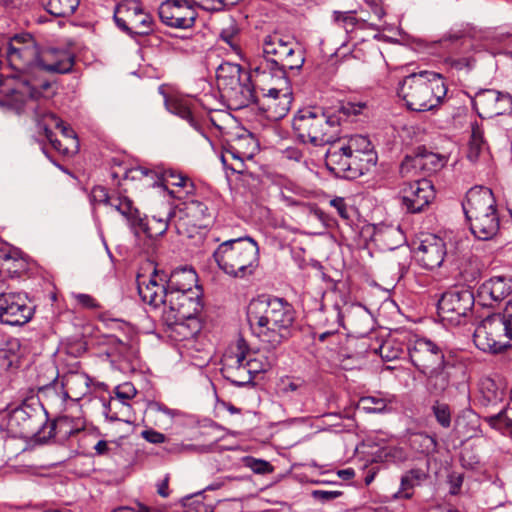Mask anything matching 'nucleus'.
<instances>
[{"instance_id":"obj_1","label":"nucleus","mask_w":512,"mask_h":512,"mask_svg":"<svg viewBox=\"0 0 512 512\" xmlns=\"http://www.w3.org/2000/svg\"><path fill=\"white\" fill-rule=\"evenodd\" d=\"M251 331L268 351L278 349L297 332V313L286 299L260 296L247 309Z\"/></svg>"},{"instance_id":"obj_2","label":"nucleus","mask_w":512,"mask_h":512,"mask_svg":"<svg viewBox=\"0 0 512 512\" xmlns=\"http://www.w3.org/2000/svg\"><path fill=\"white\" fill-rule=\"evenodd\" d=\"M0 56H5L9 66L16 72L12 78L19 79L15 87L2 89L3 93H19L23 97L38 99L50 88L48 80L37 77L39 45L32 35L16 34L5 39L0 46Z\"/></svg>"},{"instance_id":"obj_3","label":"nucleus","mask_w":512,"mask_h":512,"mask_svg":"<svg viewBox=\"0 0 512 512\" xmlns=\"http://www.w3.org/2000/svg\"><path fill=\"white\" fill-rule=\"evenodd\" d=\"M366 107L362 102L343 103L338 111L328 112L320 107H304L297 111L292 120L296 138L303 144L324 146L338 140L341 133V116L358 115Z\"/></svg>"},{"instance_id":"obj_4","label":"nucleus","mask_w":512,"mask_h":512,"mask_svg":"<svg viewBox=\"0 0 512 512\" xmlns=\"http://www.w3.org/2000/svg\"><path fill=\"white\" fill-rule=\"evenodd\" d=\"M447 90L441 74L423 70L405 76L398 84L397 95L405 102L407 109L426 112L442 104Z\"/></svg>"},{"instance_id":"obj_5","label":"nucleus","mask_w":512,"mask_h":512,"mask_svg":"<svg viewBox=\"0 0 512 512\" xmlns=\"http://www.w3.org/2000/svg\"><path fill=\"white\" fill-rule=\"evenodd\" d=\"M264 62L255 69L263 80L268 76L275 82L287 83V72L302 68L305 57L303 50L292 39H285L278 33L265 36L263 40Z\"/></svg>"},{"instance_id":"obj_6","label":"nucleus","mask_w":512,"mask_h":512,"mask_svg":"<svg viewBox=\"0 0 512 512\" xmlns=\"http://www.w3.org/2000/svg\"><path fill=\"white\" fill-rule=\"evenodd\" d=\"M472 234L479 240L493 239L500 229L496 200L490 188L475 186L468 190L462 203Z\"/></svg>"},{"instance_id":"obj_7","label":"nucleus","mask_w":512,"mask_h":512,"mask_svg":"<svg viewBox=\"0 0 512 512\" xmlns=\"http://www.w3.org/2000/svg\"><path fill=\"white\" fill-rule=\"evenodd\" d=\"M213 258L225 274L244 279L252 276L259 265V246L249 236L229 239L218 245Z\"/></svg>"},{"instance_id":"obj_8","label":"nucleus","mask_w":512,"mask_h":512,"mask_svg":"<svg viewBox=\"0 0 512 512\" xmlns=\"http://www.w3.org/2000/svg\"><path fill=\"white\" fill-rule=\"evenodd\" d=\"M57 422L49 421L48 413L38 400L24 401L9 413L8 427L21 438H34L46 443L55 436Z\"/></svg>"},{"instance_id":"obj_9","label":"nucleus","mask_w":512,"mask_h":512,"mask_svg":"<svg viewBox=\"0 0 512 512\" xmlns=\"http://www.w3.org/2000/svg\"><path fill=\"white\" fill-rule=\"evenodd\" d=\"M506 319L503 313H494L477 325L473 342L479 350L497 353L509 346L512 334Z\"/></svg>"},{"instance_id":"obj_10","label":"nucleus","mask_w":512,"mask_h":512,"mask_svg":"<svg viewBox=\"0 0 512 512\" xmlns=\"http://www.w3.org/2000/svg\"><path fill=\"white\" fill-rule=\"evenodd\" d=\"M113 18L117 27L131 37L147 36L154 31L152 15L138 0H124L117 4Z\"/></svg>"},{"instance_id":"obj_11","label":"nucleus","mask_w":512,"mask_h":512,"mask_svg":"<svg viewBox=\"0 0 512 512\" xmlns=\"http://www.w3.org/2000/svg\"><path fill=\"white\" fill-rule=\"evenodd\" d=\"M328 145L325 165L336 177L352 180L369 171L370 160L356 159V156L349 153L339 139Z\"/></svg>"},{"instance_id":"obj_12","label":"nucleus","mask_w":512,"mask_h":512,"mask_svg":"<svg viewBox=\"0 0 512 512\" xmlns=\"http://www.w3.org/2000/svg\"><path fill=\"white\" fill-rule=\"evenodd\" d=\"M258 151V143L253 134L244 130L233 135L223 145L221 162L232 173L243 174L245 161L254 157Z\"/></svg>"},{"instance_id":"obj_13","label":"nucleus","mask_w":512,"mask_h":512,"mask_svg":"<svg viewBox=\"0 0 512 512\" xmlns=\"http://www.w3.org/2000/svg\"><path fill=\"white\" fill-rule=\"evenodd\" d=\"M406 349L410 362L419 374L433 369L452 358L446 355L445 349L442 346L426 337H409Z\"/></svg>"},{"instance_id":"obj_14","label":"nucleus","mask_w":512,"mask_h":512,"mask_svg":"<svg viewBox=\"0 0 512 512\" xmlns=\"http://www.w3.org/2000/svg\"><path fill=\"white\" fill-rule=\"evenodd\" d=\"M474 303L472 291L456 287L442 294L437 305L438 315L443 321L459 325L471 313Z\"/></svg>"},{"instance_id":"obj_15","label":"nucleus","mask_w":512,"mask_h":512,"mask_svg":"<svg viewBox=\"0 0 512 512\" xmlns=\"http://www.w3.org/2000/svg\"><path fill=\"white\" fill-rule=\"evenodd\" d=\"M34 314L28 297L20 292H0V323L21 326L28 323Z\"/></svg>"},{"instance_id":"obj_16","label":"nucleus","mask_w":512,"mask_h":512,"mask_svg":"<svg viewBox=\"0 0 512 512\" xmlns=\"http://www.w3.org/2000/svg\"><path fill=\"white\" fill-rule=\"evenodd\" d=\"M463 372V367L451 358L421 375L425 377L426 392L432 397H440L456 384L458 374Z\"/></svg>"},{"instance_id":"obj_17","label":"nucleus","mask_w":512,"mask_h":512,"mask_svg":"<svg viewBox=\"0 0 512 512\" xmlns=\"http://www.w3.org/2000/svg\"><path fill=\"white\" fill-rule=\"evenodd\" d=\"M435 198L432 182L426 178L406 182L400 190L402 208L411 214L423 212Z\"/></svg>"},{"instance_id":"obj_18","label":"nucleus","mask_w":512,"mask_h":512,"mask_svg":"<svg viewBox=\"0 0 512 512\" xmlns=\"http://www.w3.org/2000/svg\"><path fill=\"white\" fill-rule=\"evenodd\" d=\"M158 15L161 22L175 29H189L195 25L198 13L188 0H164Z\"/></svg>"},{"instance_id":"obj_19","label":"nucleus","mask_w":512,"mask_h":512,"mask_svg":"<svg viewBox=\"0 0 512 512\" xmlns=\"http://www.w3.org/2000/svg\"><path fill=\"white\" fill-rule=\"evenodd\" d=\"M164 305L167 306V309L164 311L165 321L170 319L184 321L197 318V315L202 310L199 291L168 293V298Z\"/></svg>"},{"instance_id":"obj_20","label":"nucleus","mask_w":512,"mask_h":512,"mask_svg":"<svg viewBox=\"0 0 512 512\" xmlns=\"http://www.w3.org/2000/svg\"><path fill=\"white\" fill-rule=\"evenodd\" d=\"M137 394L131 383H124L115 388V396L104 405V414L111 421L133 422V409L129 401Z\"/></svg>"},{"instance_id":"obj_21","label":"nucleus","mask_w":512,"mask_h":512,"mask_svg":"<svg viewBox=\"0 0 512 512\" xmlns=\"http://www.w3.org/2000/svg\"><path fill=\"white\" fill-rule=\"evenodd\" d=\"M512 294V276L497 275L485 280L477 289L481 305L494 307Z\"/></svg>"},{"instance_id":"obj_22","label":"nucleus","mask_w":512,"mask_h":512,"mask_svg":"<svg viewBox=\"0 0 512 512\" xmlns=\"http://www.w3.org/2000/svg\"><path fill=\"white\" fill-rule=\"evenodd\" d=\"M257 106L272 120H280L289 112L292 104L291 93L282 92L276 87L260 88Z\"/></svg>"},{"instance_id":"obj_23","label":"nucleus","mask_w":512,"mask_h":512,"mask_svg":"<svg viewBox=\"0 0 512 512\" xmlns=\"http://www.w3.org/2000/svg\"><path fill=\"white\" fill-rule=\"evenodd\" d=\"M74 56L66 50L56 48L41 49L37 59V77L41 78L42 72L65 74L72 71Z\"/></svg>"},{"instance_id":"obj_24","label":"nucleus","mask_w":512,"mask_h":512,"mask_svg":"<svg viewBox=\"0 0 512 512\" xmlns=\"http://www.w3.org/2000/svg\"><path fill=\"white\" fill-rule=\"evenodd\" d=\"M447 255L446 243L436 235H427L416 250L419 264L428 270L439 268Z\"/></svg>"},{"instance_id":"obj_25","label":"nucleus","mask_w":512,"mask_h":512,"mask_svg":"<svg viewBox=\"0 0 512 512\" xmlns=\"http://www.w3.org/2000/svg\"><path fill=\"white\" fill-rule=\"evenodd\" d=\"M261 86L255 87L251 81L250 73H244V76L235 84L228 87L222 93L230 101L234 109L248 107L251 104H257L260 97Z\"/></svg>"},{"instance_id":"obj_26","label":"nucleus","mask_w":512,"mask_h":512,"mask_svg":"<svg viewBox=\"0 0 512 512\" xmlns=\"http://www.w3.org/2000/svg\"><path fill=\"white\" fill-rule=\"evenodd\" d=\"M166 274L156 269L150 276L148 282L138 281V293L143 302L154 307L166 304L168 289L165 283Z\"/></svg>"},{"instance_id":"obj_27","label":"nucleus","mask_w":512,"mask_h":512,"mask_svg":"<svg viewBox=\"0 0 512 512\" xmlns=\"http://www.w3.org/2000/svg\"><path fill=\"white\" fill-rule=\"evenodd\" d=\"M243 351L227 354L224 357L221 373L223 377L237 387H244L253 383L246 365Z\"/></svg>"},{"instance_id":"obj_28","label":"nucleus","mask_w":512,"mask_h":512,"mask_svg":"<svg viewBox=\"0 0 512 512\" xmlns=\"http://www.w3.org/2000/svg\"><path fill=\"white\" fill-rule=\"evenodd\" d=\"M180 220L185 225L196 228H205L212 219L208 205L197 199L186 200L178 209Z\"/></svg>"},{"instance_id":"obj_29","label":"nucleus","mask_w":512,"mask_h":512,"mask_svg":"<svg viewBox=\"0 0 512 512\" xmlns=\"http://www.w3.org/2000/svg\"><path fill=\"white\" fill-rule=\"evenodd\" d=\"M198 276L196 271L193 268L182 267L175 269L170 273L169 276L166 275L165 283L168 289V293L174 294L176 292H191L193 291V287L198 290Z\"/></svg>"},{"instance_id":"obj_30","label":"nucleus","mask_w":512,"mask_h":512,"mask_svg":"<svg viewBox=\"0 0 512 512\" xmlns=\"http://www.w3.org/2000/svg\"><path fill=\"white\" fill-rule=\"evenodd\" d=\"M175 212L170 211L166 218H157L153 216L148 218L146 215L140 214V220L137 221L136 226L133 227L132 233L136 237H140L141 234L145 235L149 239H155L163 234L168 229L169 219L175 216Z\"/></svg>"},{"instance_id":"obj_31","label":"nucleus","mask_w":512,"mask_h":512,"mask_svg":"<svg viewBox=\"0 0 512 512\" xmlns=\"http://www.w3.org/2000/svg\"><path fill=\"white\" fill-rule=\"evenodd\" d=\"M88 377L84 373L68 372L61 377V389L64 399L79 400L89 391Z\"/></svg>"},{"instance_id":"obj_32","label":"nucleus","mask_w":512,"mask_h":512,"mask_svg":"<svg viewBox=\"0 0 512 512\" xmlns=\"http://www.w3.org/2000/svg\"><path fill=\"white\" fill-rule=\"evenodd\" d=\"M505 390L498 387L492 379H485L481 383L480 396L478 402L481 408L486 412L496 410L501 406H505Z\"/></svg>"},{"instance_id":"obj_33","label":"nucleus","mask_w":512,"mask_h":512,"mask_svg":"<svg viewBox=\"0 0 512 512\" xmlns=\"http://www.w3.org/2000/svg\"><path fill=\"white\" fill-rule=\"evenodd\" d=\"M339 141L344 144V147L356 159L370 160L369 168L376 164V157L373 153V145L369 138L364 135H352L350 137H341L339 135Z\"/></svg>"},{"instance_id":"obj_34","label":"nucleus","mask_w":512,"mask_h":512,"mask_svg":"<svg viewBox=\"0 0 512 512\" xmlns=\"http://www.w3.org/2000/svg\"><path fill=\"white\" fill-rule=\"evenodd\" d=\"M165 105L169 112L187 121L192 128H194L200 134L204 135L205 132L203 121L191 108L187 100L179 98H166Z\"/></svg>"},{"instance_id":"obj_35","label":"nucleus","mask_w":512,"mask_h":512,"mask_svg":"<svg viewBox=\"0 0 512 512\" xmlns=\"http://www.w3.org/2000/svg\"><path fill=\"white\" fill-rule=\"evenodd\" d=\"M108 206L123 217L131 231L136 226L137 221L140 220L141 212L134 201L121 192H113L112 201Z\"/></svg>"},{"instance_id":"obj_36","label":"nucleus","mask_w":512,"mask_h":512,"mask_svg":"<svg viewBox=\"0 0 512 512\" xmlns=\"http://www.w3.org/2000/svg\"><path fill=\"white\" fill-rule=\"evenodd\" d=\"M482 420L503 435L512 434V404L484 413Z\"/></svg>"},{"instance_id":"obj_37","label":"nucleus","mask_w":512,"mask_h":512,"mask_svg":"<svg viewBox=\"0 0 512 512\" xmlns=\"http://www.w3.org/2000/svg\"><path fill=\"white\" fill-rule=\"evenodd\" d=\"M236 348L237 351H243V356L245 357L244 363L250 376H252V380L257 374L266 372L271 367L267 357L263 356L259 352L252 351L243 338H240L237 341Z\"/></svg>"},{"instance_id":"obj_38","label":"nucleus","mask_w":512,"mask_h":512,"mask_svg":"<svg viewBox=\"0 0 512 512\" xmlns=\"http://www.w3.org/2000/svg\"><path fill=\"white\" fill-rule=\"evenodd\" d=\"M20 342L17 338L9 337L0 340V369L12 371L20 365Z\"/></svg>"},{"instance_id":"obj_39","label":"nucleus","mask_w":512,"mask_h":512,"mask_svg":"<svg viewBox=\"0 0 512 512\" xmlns=\"http://www.w3.org/2000/svg\"><path fill=\"white\" fill-rule=\"evenodd\" d=\"M500 91L494 89H482L472 98V107L481 118L496 116V101Z\"/></svg>"},{"instance_id":"obj_40","label":"nucleus","mask_w":512,"mask_h":512,"mask_svg":"<svg viewBox=\"0 0 512 512\" xmlns=\"http://www.w3.org/2000/svg\"><path fill=\"white\" fill-rule=\"evenodd\" d=\"M428 478V474L421 468H412L401 476L400 488L394 494V499H411L413 489L420 486Z\"/></svg>"},{"instance_id":"obj_41","label":"nucleus","mask_w":512,"mask_h":512,"mask_svg":"<svg viewBox=\"0 0 512 512\" xmlns=\"http://www.w3.org/2000/svg\"><path fill=\"white\" fill-rule=\"evenodd\" d=\"M248 71L244 70L239 64L224 62L217 68L216 79L219 89L223 92L231 85L244 76Z\"/></svg>"},{"instance_id":"obj_42","label":"nucleus","mask_w":512,"mask_h":512,"mask_svg":"<svg viewBox=\"0 0 512 512\" xmlns=\"http://www.w3.org/2000/svg\"><path fill=\"white\" fill-rule=\"evenodd\" d=\"M415 151L419 158V161H416V164L420 165V171L424 175L437 172L445 164V159L443 156L434 152L427 151L424 147H418Z\"/></svg>"},{"instance_id":"obj_43","label":"nucleus","mask_w":512,"mask_h":512,"mask_svg":"<svg viewBox=\"0 0 512 512\" xmlns=\"http://www.w3.org/2000/svg\"><path fill=\"white\" fill-rule=\"evenodd\" d=\"M347 318L351 328L356 333L366 334L370 330L371 317L362 305H357L347 310Z\"/></svg>"},{"instance_id":"obj_44","label":"nucleus","mask_w":512,"mask_h":512,"mask_svg":"<svg viewBox=\"0 0 512 512\" xmlns=\"http://www.w3.org/2000/svg\"><path fill=\"white\" fill-rule=\"evenodd\" d=\"M171 331L176 333L179 340H187L193 338L200 331V323L198 318H191L184 321H175L170 319L166 321Z\"/></svg>"},{"instance_id":"obj_45","label":"nucleus","mask_w":512,"mask_h":512,"mask_svg":"<svg viewBox=\"0 0 512 512\" xmlns=\"http://www.w3.org/2000/svg\"><path fill=\"white\" fill-rule=\"evenodd\" d=\"M405 351L407 349L404 341L395 337H389L384 340L378 349L379 355L385 361L400 359L405 354Z\"/></svg>"},{"instance_id":"obj_46","label":"nucleus","mask_w":512,"mask_h":512,"mask_svg":"<svg viewBox=\"0 0 512 512\" xmlns=\"http://www.w3.org/2000/svg\"><path fill=\"white\" fill-rule=\"evenodd\" d=\"M43 4L46 11L55 17H69L78 8L80 0H47Z\"/></svg>"},{"instance_id":"obj_47","label":"nucleus","mask_w":512,"mask_h":512,"mask_svg":"<svg viewBox=\"0 0 512 512\" xmlns=\"http://www.w3.org/2000/svg\"><path fill=\"white\" fill-rule=\"evenodd\" d=\"M393 402V397L376 393L374 395L363 396L360 398L361 407L370 413H381L386 411L388 404Z\"/></svg>"},{"instance_id":"obj_48","label":"nucleus","mask_w":512,"mask_h":512,"mask_svg":"<svg viewBox=\"0 0 512 512\" xmlns=\"http://www.w3.org/2000/svg\"><path fill=\"white\" fill-rule=\"evenodd\" d=\"M35 121L40 131H43L46 137L53 136L52 128L62 126V119L51 112H35Z\"/></svg>"},{"instance_id":"obj_49","label":"nucleus","mask_w":512,"mask_h":512,"mask_svg":"<svg viewBox=\"0 0 512 512\" xmlns=\"http://www.w3.org/2000/svg\"><path fill=\"white\" fill-rule=\"evenodd\" d=\"M431 412L436 422L444 429H449L452 423V409L449 404L435 400L431 406Z\"/></svg>"},{"instance_id":"obj_50","label":"nucleus","mask_w":512,"mask_h":512,"mask_svg":"<svg viewBox=\"0 0 512 512\" xmlns=\"http://www.w3.org/2000/svg\"><path fill=\"white\" fill-rule=\"evenodd\" d=\"M472 34V27L469 24H460L452 27L448 32H446L440 42L441 43H461L470 37Z\"/></svg>"},{"instance_id":"obj_51","label":"nucleus","mask_w":512,"mask_h":512,"mask_svg":"<svg viewBox=\"0 0 512 512\" xmlns=\"http://www.w3.org/2000/svg\"><path fill=\"white\" fill-rule=\"evenodd\" d=\"M416 161H419L416 151L411 155L405 156L399 167V173L401 177L411 178L419 175V173H422L420 171V165L416 164Z\"/></svg>"},{"instance_id":"obj_52","label":"nucleus","mask_w":512,"mask_h":512,"mask_svg":"<svg viewBox=\"0 0 512 512\" xmlns=\"http://www.w3.org/2000/svg\"><path fill=\"white\" fill-rule=\"evenodd\" d=\"M163 180L169 185L186 188L187 194L194 189V184L189 178L171 169L164 172Z\"/></svg>"},{"instance_id":"obj_53","label":"nucleus","mask_w":512,"mask_h":512,"mask_svg":"<svg viewBox=\"0 0 512 512\" xmlns=\"http://www.w3.org/2000/svg\"><path fill=\"white\" fill-rule=\"evenodd\" d=\"M412 444L418 451L424 454H430L437 450V441L434 437L425 433L416 434L412 439Z\"/></svg>"},{"instance_id":"obj_54","label":"nucleus","mask_w":512,"mask_h":512,"mask_svg":"<svg viewBox=\"0 0 512 512\" xmlns=\"http://www.w3.org/2000/svg\"><path fill=\"white\" fill-rule=\"evenodd\" d=\"M239 28L234 21H231L226 27H224L220 32V39L224 41L227 45H229L234 51L239 49L238 44V34Z\"/></svg>"},{"instance_id":"obj_55","label":"nucleus","mask_w":512,"mask_h":512,"mask_svg":"<svg viewBox=\"0 0 512 512\" xmlns=\"http://www.w3.org/2000/svg\"><path fill=\"white\" fill-rule=\"evenodd\" d=\"M306 388V381L300 377H285L280 381L282 394L300 392Z\"/></svg>"},{"instance_id":"obj_56","label":"nucleus","mask_w":512,"mask_h":512,"mask_svg":"<svg viewBox=\"0 0 512 512\" xmlns=\"http://www.w3.org/2000/svg\"><path fill=\"white\" fill-rule=\"evenodd\" d=\"M330 205L333 207L337 214L346 222L351 221L352 207L348 206L343 197H335L330 200Z\"/></svg>"},{"instance_id":"obj_57","label":"nucleus","mask_w":512,"mask_h":512,"mask_svg":"<svg viewBox=\"0 0 512 512\" xmlns=\"http://www.w3.org/2000/svg\"><path fill=\"white\" fill-rule=\"evenodd\" d=\"M353 14H354L353 11H350V12L335 11L334 12V20L336 23L341 25L348 32L350 30H353L358 22L357 18Z\"/></svg>"},{"instance_id":"obj_58","label":"nucleus","mask_w":512,"mask_h":512,"mask_svg":"<svg viewBox=\"0 0 512 512\" xmlns=\"http://www.w3.org/2000/svg\"><path fill=\"white\" fill-rule=\"evenodd\" d=\"M113 193H109L107 188L101 185L94 186L91 190V201L94 203L108 206L112 201Z\"/></svg>"},{"instance_id":"obj_59","label":"nucleus","mask_w":512,"mask_h":512,"mask_svg":"<svg viewBox=\"0 0 512 512\" xmlns=\"http://www.w3.org/2000/svg\"><path fill=\"white\" fill-rule=\"evenodd\" d=\"M246 466L257 474H267L273 471V467L268 461L253 457H248L246 459Z\"/></svg>"},{"instance_id":"obj_60","label":"nucleus","mask_w":512,"mask_h":512,"mask_svg":"<svg viewBox=\"0 0 512 512\" xmlns=\"http://www.w3.org/2000/svg\"><path fill=\"white\" fill-rule=\"evenodd\" d=\"M447 63L456 70L466 69L470 71L474 68L476 59L473 56H465V57H449L447 59Z\"/></svg>"},{"instance_id":"obj_61","label":"nucleus","mask_w":512,"mask_h":512,"mask_svg":"<svg viewBox=\"0 0 512 512\" xmlns=\"http://www.w3.org/2000/svg\"><path fill=\"white\" fill-rule=\"evenodd\" d=\"M512 113V96L508 93L500 92L496 101V116Z\"/></svg>"},{"instance_id":"obj_62","label":"nucleus","mask_w":512,"mask_h":512,"mask_svg":"<svg viewBox=\"0 0 512 512\" xmlns=\"http://www.w3.org/2000/svg\"><path fill=\"white\" fill-rule=\"evenodd\" d=\"M141 437L152 444H161L166 442L165 434L158 432L152 428L143 430L141 432Z\"/></svg>"},{"instance_id":"obj_63","label":"nucleus","mask_w":512,"mask_h":512,"mask_svg":"<svg viewBox=\"0 0 512 512\" xmlns=\"http://www.w3.org/2000/svg\"><path fill=\"white\" fill-rule=\"evenodd\" d=\"M343 492L340 490L326 491V490H314L312 491V496L314 499H317L321 502H328L334 500L338 497H341Z\"/></svg>"},{"instance_id":"obj_64","label":"nucleus","mask_w":512,"mask_h":512,"mask_svg":"<svg viewBox=\"0 0 512 512\" xmlns=\"http://www.w3.org/2000/svg\"><path fill=\"white\" fill-rule=\"evenodd\" d=\"M385 457L393 462H404L407 459L406 451L401 447H389Z\"/></svg>"}]
</instances>
